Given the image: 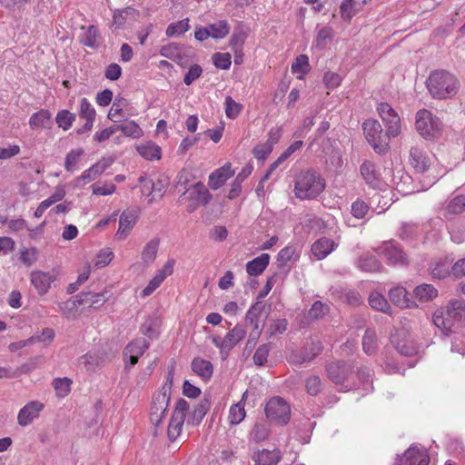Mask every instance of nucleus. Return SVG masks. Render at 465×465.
<instances>
[{
    "instance_id": "f257e3e1",
    "label": "nucleus",
    "mask_w": 465,
    "mask_h": 465,
    "mask_svg": "<svg viewBox=\"0 0 465 465\" xmlns=\"http://www.w3.org/2000/svg\"><path fill=\"white\" fill-rule=\"evenodd\" d=\"M426 87L432 98L446 100L454 97L460 87L458 77L444 69H438L430 72Z\"/></svg>"
},
{
    "instance_id": "f03ea898",
    "label": "nucleus",
    "mask_w": 465,
    "mask_h": 465,
    "mask_svg": "<svg viewBox=\"0 0 465 465\" xmlns=\"http://www.w3.org/2000/svg\"><path fill=\"white\" fill-rule=\"evenodd\" d=\"M324 188L325 181L321 174L313 170H306L296 177L294 193L299 199L310 200L320 195Z\"/></svg>"
},
{
    "instance_id": "7ed1b4c3",
    "label": "nucleus",
    "mask_w": 465,
    "mask_h": 465,
    "mask_svg": "<svg viewBox=\"0 0 465 465\" xmlns=\"http://www.w3.org/2000/svg\"><path fill=\"white\" fill-rule=\"evenodd\" d=\"M363 132L368 143L379 154L388 152L390 138L389 132H383L381 124L378 120L368 119L362 124Z\"/></svg>"
},
{
    "instance_id": "20e7f679",
    "label": "nucleus",
    "mask_w": 465,
    "mask_h": 465,
    "mask_svg": "<svg viewBox=\"0 0 465 465\" xmlns=\"http://www.w3.org/2000/svg\"><path fill=\"white\" fill-rule=\"evenodd\" d=\"M415 125L418 133L425 139H432L440 134V121L426 109L417 112Z\"/></svg>"
},
{
    "instance_id": "39448f33",
    "label": "nucleus",
    "mask_w": 465,
    "mask_h": 465,
    "mask_svg": "<svg viewBox=\"0 0 465 465\" xmlns=\"http://www.w3.org/2000/svg\"><path fill=\"white\" fill-rule=\"evenodd\" d=\"M265 414L271 421L278 425H285L290 420L291 408L282 398L273 397L266 403Z\"/></svg>"
},
{
    "instance_id": "423d86ee",
    "label": "nucleus",
    "mask_w": 465,
    "mask_h": 465,
    "mask_svg": "<svg viewBox=\"0 0 465 465\" xmlns=\"http://www.w3.org/2000/svg\"><path fill=\"white\" fill-rule=\"evenodd\" d=\"M189 404L184 399H179L174 407L171 420L167 429V436L170 441H174L181 434Z\"/></svg>"
},
{
    "instance_id": "0eeeda50",
    "label": "nucleus",
    "mask_w": 465,
    "mask_h": 465,
    "mask_svg": "<svg viewBox=\"0 0 465 465\" xmlns=\"http://www.w3.org/2000/svg\"><path fill=\"white\" fill-rule=\"evenodd\" d=\"M188 193L187 212L193 213L200 205H206L213 196L202 182H198L191 187H184L183 194Z\"/></svg>"
},
{
    "instance_id": "6e6552de",
    "label": "nucleus",
    "mask_w": 465,
    "mask_h": 465,
    "mask_svg": "<svg viewBox=\"0 0 465 465\" xmlns=\"http://www.w3.org/2000/svg\"><path fill=\"white\" fill-rule=\"evenodd\" d=\"M322 350L323 345L321 341H312L302 351H292L288 356V361L293 366H302L303 363L312 361Z\"/></svg>"
},
{
    "instance_id": "1a4fd4ad",
    "label": "nucleus",
    "mask_w": 465,
    "mask_h": 465,
    "mask_svg": "<svg viewBox=\"0 0 465 465\" xmlns=\"http://www.w3.org/2000/svg\"><path fill=\"white\" fill-rule=\"evenodd\" d=\"M377 111L381 120L387 127V132L391 137H396L401 134V119L396 111L388 104L381 103L377 106Z\"/></svg>"
},
{
    "instance_id": "9d476101",
    "label": "nucleus",
    "mask_w": 465,
    "mask_h": 465,
    "mask_svg": "<svg viewBox=\"0 0 465 465\" xmlns=\"http://www.w3.org/2000/svg\"><path fill=\"white\" fill-rule=\"evenodd\" d=\"M171 395L165 392H156L152 399L150 420L154 426H159L165 417L170 403Z\"/></svg>"
},
{
    "instance_id": "9b49d317",
    "label": "nucleus",
    "mask_w": 465,
    "mask_h": 465,
    "mask_svg": "<svg viewBox=\"0 0 465 465\" xmlns=\"http://www.w3.org/2000/svg\"><path fill=\"white\" fill-rule=\"evenodd\" d=\"M378 253L383 256L391 265L405 266L409 263L408 256L394 242H386L378 249Z\"/></svg>"
},
{
    "instance_id": "f8f14e48",
    "label": "nucleus",
    "mask_w": 465,
    "mask_h": 465,
    "mask_svg": "<svg viewBox=\"0 0 465 465\" xmlns=\"http://www.w3.org/2000/svg\"><path fill=\"white\" fill-rule=\"evenodd\" d=\"M353 366L344 361L331 362L326 366L328 378L337 385H343L352 372Z\"/></svg>"
},
{
    "instance_id": "ddd939ff",
    "label": "nucleus",
    "mask_w": 465,
    "mask_h": 465,
    "mask_svg": "<svg viewBox=\"0 0 465 465\" xmlns=\"http://www.w3.org/2000/svg\"><path fill=\"white\" fill-rule=\"evenodd\" d=\"M409 163L419 173L429 171L430 159L424 149L419 145H413L410 149Z\"/></svg>"
},
{
    "instance_id": "4468645a",
    "label": "nucleus",
    "mask_w": 465,
    "mask_h": 465,
    "mask_svg": "<svg viewBox=\"0 0 465 465\" xmlns=\"http://www.w3.org/2000/svg\"><path fill=\"white\" fill-rule=\"evenodd\" d=\"M113 163L110 158H103L89 169L84 171L80 176L76 178L78 183L86 184L95 180L100 174H102Z\"/></svg>"
},
{
    "instance_id": "2eb2a0df",
    "label": "nucleus",
    "mask_w": 465,
    "mask_h": 465,
    "mask_svg": "<svg viewBox=\"0 0 465 465\" xmlns=\"http://www.w3.org/2000/svg\"><path fill=\"white\" fill-rule=\"evenodd\" d=\"M106 293H107V292H82L75 296L74 305L81 306L84 304H87L89 307H94L95 309L100 308L108 300V296H106Z\"/></svg>"
},
{
    "instance_id": "dca6fc26",
    "label": "nucleus",
    "mask_w": 465,
    "mask_h": 465,
    "mask_svg": "<svg viewBox=\"0 0 465 465\" xmlns=\"http://www.w3.org/2000/svg\"><path fill=\"white\" fill-rule=\"evenodd\" d=\"M55 279V274L50 272H45L37 271L31 273V282L40 295H44L48 292L51 283L54 282Z\"/></svg>"
},
{
    "instance_id": "f3484780",
    "label": "nucleus",
    "mask_w": 465,
    "mask_h": 465,
    "mask_svg": "<svg viewBox=\"0 0 465 465\" xmlns=\"http://www.w3.org/2000/svg\"><path fill=\"white\" fill-rule=\"evenodd\" d=\"M44 405L39 401H31L23 407L18 413L19 425L25 427L33 422L39 416Z\"/></svg>"
},
{
    "instance_id": "a211bd4d",
    "label": "nucleus",
    "mask_w": 465,
    "mask_h": 465,
    "mask_svg": "<svg viewBox=\"0 0 465 465\" xmlns=\"http://www.w3.org/2000/svg\"><path fill=\"white\" fill-rule=\"evenodd\" d=\"M396 350L404 356H414L419 351V347L415 341L405 331L398 333V340L393 341Z\"/></svg>"
},
{
    "instance_id": "6ab92c4d",
    "label": "nucleus",
    "mask_w": 465,
    "mask_h": 465,
    "mask_svg": "<svg viewBox=\"0 0 465 465\" xmlns=\"http://www.w3.org/2000/svg\"><path fill=\"white\" fill-rule=\"evenodd\" d=\"M233 174L234 172L232 170V164L227 163L209 175L208 184L213 190H217L222 187L228 179L233 176Z\"/></svg>"
},
{
    "instance_id": "aec40b11",
    "label": "nucleus",
    "mask_w": 465,
    "mask_h": 465,
    "mask_svg": "<svg viewBox=\"0 0 465 465\" xmlns=\"http://www.w3.org/2000/svg\"><path fill=\"white\" fill-rule=\"evenodd\" d=\"M137 221V215L132 211H124L120 215L119 228L115 233L118 240H124Z\"/></svg>"
},
{
    "instance_id": "412c9836",
    "label": "nucleus",
    "mask_w": 465,
    "mask_h": 465,
    "mask_svg": "<svg viewBox=\"0 0 465 465\" xmlns=\"http://www.w3.org/2000/svg\"><path fill=\"white\" fill-rule=\"evenodd\" d=\"M401 458L402 465H428L430 457L426 451L417 448L410 447Z\"/></svg>"
},
{
    "instance_id": "4be33fe9",
    "label": "nucleus",
    "mask_w": 465,
    "mask_h": 465,
    "mask_svg": "<svg viewBox=\"0 0 465 465\" xmlns=\"http://www.w3.org/2000/svg\"><path fill=\"white\" fill-rule=\"evenodd\" d=\"M337 246L338 244L333 240L322 237L312 245L311 251L317 260H322L334 251Z\"/></svg>"
},
{
    "instance_id": "5701e85b",
    "label": "nucleus",
    "mask_w": 465,
    "mask_h": 465,
    "mask_svg": "<svg viewBox=\"0 0 465 465\" xmlns=\"http://www.w3.org/2000/svg\"><path fill=\"white\" fill-rule=\"evenodd\" d=\"M254 465H277L282 459L279 450H268L263 449L255 451L252 456Z\"/></svg>"
},
{
    "instance_id": "b1692460",
    "label": "nucleus",
    "mask_w": 465,
    "mask_h": 465,
    "mask_svg": "<svg viewBox=\"0 0 465 465\" xmlns=\"http://www.w3.org/2000/svg\"><path fill=\"white\" fill-rule=\"evenodd\" d=\"M211 407V400L206 395L194 407L190 413L187 423L192 426L199 425Z\"/></svg>"
},
{
    "instance_id": "393cba45",
    "label": "nucleus",
    "mask_w": 465,
    "mask_h": 465,
    "mask_svg": "<svg viewBox=\"0 0 465 465\" xmlns=\"http://www.w3.org/2000/svg\"><path fill=\"white\" fill-rule=\"evenodd\" d=\"M445 312L453 324L460 322L465 320V302L456 299L451 300L447 304Z\"/></svg>"
},
{
    "instance_id": "a878e982",
    "label": "nucleus",
    "mask_w": 465,
    "mask_h": 465,
    "mask_svg": "<svg viewBox=\"0 0 465 465\" xmlns=\"http://www.w3.org/2000/svg\"><path fill=\"white\" fill-rule=\"evenodd\" d=\"M53 124L52 115L48 110L41 109L33 114L29 119L31 129L51 128Z\"/></svg>"
},
{
    "instance_id": "bb28decb",
    "label": "nucleus",
    "mask_w": 465,
    "mask_h": 465,
    "mask_svg": "<svg viewBox=\"0 0 465 465\" xmlns=\"http://www.w3.org/2000/svg\"><path fill=\"white\" fill-rule=\"evenodd\" d=\"M102 42V36L95 25H89L86 31L81 35L80 43L87 47L97 49Z\"/></svg>"
},
{
    "instance_id": "cd10ccee",
    "label": "nucleus",
    "mask_w": 465,
    "mask_h": 465,
    "mask_svg": "<svg viewBox=\"0 0 465 465\" xmlns=\"http://www.w3.org/2000/svg\"><path fill=\"white\" fill-rule=\"evenodd\" d=\"M270 262V255L268 253H262L260 256L248 262L246 264V272L251 276H257L262 274Z\"/></svg>"
},
{
    "instance_id": "c85d7f7f",
    "label": "nucleus",
    "mask_w": 465,
    "mask_h": 465,
    "mask_svg": "<svg viewBox=\"0 0 465 465\" xmlns=\"http://www.w3.org/2000/svg\"><path fill=\"white\" fill-rule=\"evenodd\" d=\"M357 267L365 272H380L382 265L375 256L370 253H364L359 257Z\"/></svg>"
},
{
    "instance_id": "c756f323",
    "label": "nucleus",
    "mask_w": 465,
    "mask_h": 465,
    "mask_svg": "<svg viewBox=\"0 0 465 465\" xmlns=\"http://www.w3.org/2000/svg\"><path fill=\"white\" fill-rule=\"evenodd\" d=\"M192 370L203 381H209L213 375V364L207 360L194 358L192 361Z\"/></svg>"
},
{
    "instance_id": "7c9ffc66",
    "label": "nucleus",
    "mask_w": 465,
    "mask_h": 465,
    "mask_svg": "<svg viewBox=\"0 0 465 465\" xmlns=\"http://www.w3.org/2000/svg\"><path fill=\"white\" fill-rule=\"evenodd\" d=\"M252 170L253 168L250 164L244 166L242 169L241 173H239L236 178L234 179L232 187L229 191V199L232 200L240 195L242 192V183L252 173Z\"/></svg>"
},
{
    "instance_id": "2f4dec72",
    "label": "nucleus",
    "mask_w": 465,
    "mask_h": 465,
    "mask_svg": "<svg viewBox=\"0 0 465 465\" xmlns=\"http://www.w3.org/2000/svg\"><path fill=\"white\" fill-rule=\"evenodd\" d=\"M361 173L365 180L366 183L369 184L371 188H378L380 185V180L378 178V173L375 169V165L371 162H364L361 165Z\"/></svg>"
},
{
    "instance_id": "473e14b6",
    "label": "nucleus",
    "mask_w": 465,
    "mask_h": 465,
    "mask_svg": "<svg viewBox=\"0 0 465 465\" xmlns=\"http://www.w3.org/2000/svg\"><path fill=\"white\" fill-rule=\"evenodd\" d=\"M390 300L398 307L409 308L411 302L408 297V292L403 287H395L389 292Z\"/></svg>"
},
{
    "instance_id": "72a5a7b5",
    "label": "nucleus",
    "mask_w": 465,
    "mask_h": 465,
    "mask_svg": "<svg viewBox=\"0 0 465 465\" xmlns=\"http://www.w3.org/2000/svg\"><path fill=\"white\" fill-rule=\"evenodd\" d=\"M265 309V305L257 301L254 304L251 306V308L247 311L245 315L246 322L250 323L253 329L262 330V326H260L259 318L262 315Z\"/></svg>"
},
{
    "instance_id": "f704fd0d",
    "label": "nucleus",
    "mask_w": 465,
    "mask_h": 465,
    "mask_svg": "<svg viewBox=\"0 0 465 465\" xmlns=\"http://www.w3.org/2000/svg\"><path fill=\"white\" fill-rule=\"evenodd\" d=\"M451 262L445 260H439L433 262L430 266V274L434 279H444L451 274Z\"/></svg>"
},
{
    "instance_id": "c9c22d12",
    "label": "nucleus",
    "mask_w": 465,
    "mask_h": 465,
    "mask_svg": "<svg viewBox=\"0 0 465 465\" xmlns=\"http://www.w3.org/2000/svg\"><path fill=\"white\" fill-rule=\"evenodd\" d=\"M413 292L415 297L422 302H430L438 296V290L433 285L427 283L417 286Z\"/></svg>"
},
{
    "instance_id": "e433bc0d",
    "label": "nucleus",
    "mask_w": 465,
    "mask_h": 465,
    "mask_svg": "<svg viewBox=\"0 0 465 465\" xmlns=\"http://www.w3.org/2000/svg\"><path fill=\"white\" fill-rule=\"evenodd\" d=\"M150 347V342L145 338H137L132 341L124 350V356L127 358L128 354L142 356Z\"/></svg>"
},
{
    "instance_id": "4c0bfd02",
    "label": "nucleus",
    "mask_w": 465,
    "mask_h": 465,
    "mask_svg": "<svg viewBox=\"0 0 465 465\" xmlns=\"http://www.w3.org/2000/svg\"><path fill=\"white\" fill-rule=\"evenodd\" d=\"M245 395H246V392L243 393L241 401H239L236 404L232 405L230 408L229 420L232 425H238L244 420V418L246 416V411L244 409Z\"/></svg>"
},
{
    "instance_id": "58836bf2",
    "label": "nucleus",
    "mask_w": 465,
    "mask_h": 465,
    "mask_svg": "<svg viewBox=\"0 0 465 465\" xmlns=\"http://www.w3.org/2000/svg\"><path fill=\"white\" fill-rule=\"evenodd\" d=\"M211 37L223 39L230 33V25L226 20H219L208 25Z\"/></svg>"
},
{
    "instance_id": "ea45409f",
    "label": "nucleus",
    "mask_w": 465,
    "mask_h": 465,
    "mask_svg": "<svg viewBox=\"0 0 465 465\" xmlns=\"http://www.w3.org/2000/svg\"><path fill=\"white\" fill-rule=\"evenodd\" d=\"M159 242L160 240L158 238H153L145 244L142 252V259L144 263L151 264L154 262Z\"/></svg>"
},
{
    "instance_id": "a19ab883",
    "label": "nucleus",
    "mask_w": 465,
    "mask_h": 465,
    "mask_svg": "<svg viewBox=\"0 0 465 465\" xmlns=\"http://www.w3.org/2000/svg\"><path fill=\"white\" fill-rule=\"evenodd\" d=\"M377 337L374 330L368 328L362 338V349L368 355H372L377 351Z\"/></svg>"
},
{
    "instance_id": "79ce46f5",
    "label": "nucleus",
    "mask_w": 465,
    "mask_h": 465,
    "mask_svg": "<svg viewBox=\"0 0 465 465\" xmlns=\"http://www.w3.org/2000/svg\"><path fill=\"white\" fill-rule=\"evenodd\" d=\"M137 151L146 160H159L161 158V149L153 143H147L137 146Z\"/></svg>"
},
{
    "instance_id": "37998d69",
    "label": "nucleus",
    "mask_w": 465,
    "mask_h": 465,
    "mask_svg": "<svg viewBox=\"0 0 465 465\" xmlns=\"http://www.w3.org/2000/svg\"><path fill=\"white\" fill-rule=\"evenodd\" d=\"M84 153V151L82 148L71 150L65 156L64 169L69 173L74 172L76 170V165L80 162Z\"/></svg>"
},
{
    "instance_id": "c03bdc74",
    "label": "nucleus",
    "mask_w": 465,
    "mask_h": 465,
    "mask_svg": "<svg viewBox=\"0 0 465 465\" xmlns=\"http://www.w3.org/2000/svg\"><path fill=\"white\" fill-rule=\"evenodd\" d=\"M246 335V331L243 327L236 325L225 336V342L229 345L228 351L232 349Z\"/></svg>"
},
{
    "instance_id": "a18cd8bd",
    "label": "nucleus",
    "mask_w": 465,
    "mask_h": 465,
    "mask_svg": "<svg viewBox=\"0 0 465 465\" xmlns=\"http://www.w3.org/2000/svg\"><path fill=\"white\" fill-rule=\"evenodd\" d=\"M190 29L189 19L185 18L178 22L170 24L167 26L165 34L168 37L181 35Z\"/></svg>"
},
{
    "instance_id": "49530a36",
    "label": "nucleus",
    "mask_w": 465,
    "mask_h": 465,
    "mask_svg": "<svg viewBox=\"0 0 465 465\" xmlns=\"http://www.w3.org/2000/svg\"><path fill=\"white\" fill-rule=\"evenodd\" d=\"M184 46L178 43H170L163 45L160 49V54L170 60H177L178 54L183 52Z\"/></svg>"
},
{
    "instance_id": "de8ad7c7",
    "label": "nucleus",
    "mask_w": 465,
    "mask_h": 465,
    "mask_svg": "<svg viewBox=\"0 0 465 465\" xmlns=\"http://www.w3.org/2000/svg\"><path fill=\"white\" fill-rule=\"evenodd\" d=\"M270 430L264 423L256 422L250 432V440L254 442H261L269 437Z\"/></svg>"
},
{
    "instance_id": "09e8293b",
    "label": "nucleus",
    "mask_w": 465,
    "mask_h": 465,
    "mask_svg": "<svg viewBox=\"0 0 465 465\" xmlns=\"http://www.w3.org/2000/svg\"><path fill=\"white\" fill-rule=\"evenodd\" d=\"M369 303L371 308L383 312H389L391 308L386 298L379 292H371L370 294Z\"/></svg>"
},
{
    "instance_id": "8fccbe9b",
    "label": "nucleus",
    "mask_w": 465,
    "mask_h": 465,
    "mask_svg": "<svg viewBox=\"0 0 465 465\" xmlns=\"http://www.w3.org/2000/svg\"><path fill=\"white\" fill-rule=\"evenodd\" d=\"M76 115L68 110H61L55 116V122L63 130H68L75 121Z\"/></svg>"
},
{
    "instance_id": "3c124183",
    "label": "nucleus",
    "mask_w": 465,
    "mask_h": 465,
    "mask_svg": "<svg viewBox=\"0 0 465 465\" xmlns=\"http://www.w3.org/2000/svg\"><path fill=\"white\" fill-rule=\"evenodd\" d=\"M432 320L434 324L444 331H451L454 326L449 316L446 315V312H436Z\"/></svg>"
},
{
    "instance_id": "603ef678",
    "label": "nucleus",
    "mask_w": 465,
    "mask_h": 465,
    "mask_svg": "<svg viewBox=\"0 0 465 465\" xmlns=\"http://www.w3.org/2000/svg\"><path fill=\"white\" fill-rule=\"evenodd\" d=\"M357 3L354 0H344L341 6V15L343 20H351L357 13Z\"/></svg>"
},
{
    "instance_id": "864d4df0",
    "label": "nucleus",
    "mask_w": 465,
    "mask_h": 465,
    "mask_svg": "<svg viewBox=\"0 0 465 465\" xmlns=\"http://www.w3.org/2000/svg\"><path fill=\"white\" fill-rule=\"evenodd\" d=\"M247 35L242 29H235L231 35L229 45L232 50H236V52H240V49L242 48V45L246 40Z\"/></svg>"
},
{
    "instance_id": "5fc2aeb1",
    "label": "nucleus",
    "mask_w": 465,
    "mask_h": 465,
    "mask_svg": "<svg viewBox=\"0 0 465 465\" xmlns=\"http://www.w3.org/2000/svg\"><path fill=\"white\" fill-rule=\"evenodd\" d=\"M95 110L86 98H83L80 103L79 116L87 122H94L95 119Z\"/></svg>"
},
{
    "instance_id": "6e6d98bb",
    "label": "nucleus",
    "mask_w": 465,
    "mask_h": 465,
    "mask_svg": "<svg viewBox=\"0 0 465 465\" xmlns=\"http://www.w3.org/2000/svg\"><path fill=\"white\" fill-rule=\"evenodd\" d=\"M271 343L260 345L253 355V361L258 366H263L267 362V358L271 351Z\"/></svg>"
},
{
    "instance_id": "4d7b16f0",
    "label": "nucleus",
    "mask_w": 465,
    "mask_h": 465,
    "mask_svg": "<svg viewBox=\"0 0 465 465\" xmlns=\"http://www.w3.org/2000/svg\"><path fill=\"white\" fill-rule=\"evenodd\" d=\"M333 36V30L330 26L322 27L319 30L316 37V47L319 49H324L327 42L331 41Z\"/></svg>"
},
{
    "instance_id": "13d9d810",
    "label": "nucleus",
    "mask_w": 465,
    "mask_h": 465,
    "mask_svg": "<svg viewBox=\"0 0 465 465\" xmlns=\"http://www.w3.org/2000/svg\"><path fill=\"white\" fill-rule=\"evenodd\" d=\"M225 114L230 119H235L242 109V105L236 103L231 96L225 98Z\"/></svg>"
},
{
    "instance_id": "bf43d9fd",
    "label": "nucleus",
    "mask_w": 465,
    "mask_h": 465,
    "mask_svg": "<svg viewBox=\"0 0 465 465\" xmlns=\"http://www.w3.org/2000/svg\"><path fill=\"white\" fill-rule=\"evenodd\" d=\"M54 387L59 397H64L70 391L72 380L69 378H56L53 381Z\"/></svg>"
},
{
    "instance_id": "052dcab7",
    "label": "nucleus",
    "mask_w": 465,
    "mask_h": 465,
    "mask_svg": "<svg viewBox=\"0 0 465 465\" xmlns=\"http://www.w3.org/2000/svg\"><path fill=\"white\" fill-rule=\"evenodd\" d=\"M307 392L312 396L318 395L322 391V380L317 375H312L305 381Z\"/></svg>"
},
{
    "instance_id": "680f3d73",
    "label": "nucleus",
    "mask_w": 465,
    "mask_h": 465,
    "mask_svg": "<svg viewBox=\"0 0 465 465\" xmlns=\"http://www.w3.org/2000/svg\"><path fill=\"white\" fill-rule=\"evenodd\" d=\"M121 131L125 136L132 138H139L143 135V130L134 121L124 123L121 124Z\"/></svg>"
},
{
    "instance_id": "e2e57ef3",
    "label": "nucleus",
    "mask_w": 465,
    "mask_h": 465,
    "mask_svg": "<svg viewBox=\"0 0 465 465\" xmlns=\"http://www.w3.org/2000/svg\"><path fill=\"white\" fill-rule=\"evenodd\" d=\"M213 62L215 67L227 70L232 64V57L229 53H215L213 55Z\"/></svg>"
},
{
    "instance_id": "0e129e2a",
    "label": "nucleus",
    "mask_w": 465,
    "mask_h": 465,
    "mask_svg": "<svg viewBox=\"0 0 465 465\" xmlns=\"http://www.w3.org/2000/svg\"><path fill=\"white\" fill-rule=\"evenodd\" d=\"M449 213L460 214L465 211V195H458L450 201L447 206Z\"/></svg>"
},
{
    "instance_id": "69168bd1",
    "label": "nucleus",
    "mask_w": 465,
    "mask_h": 465,
    "mask_svg": "<svg viewBox=\"0 0 465 465\" xmlns=\"http://www.w3.org/2000/svg\"><path fill=\"white\" fill-rule=\"evenodd\" d=\"M309 59L305 54H301L296 57L295 62L292 64L293 73L306 74L309 71Z\"/></svg>"
},
{
    "instance_id": "338daca9",
    "label": "nucleus",
    "mask_w": 465,
    "mask_h": 465,
    "mask_svg": "<svg viewBox=\"0 0 465 465\" xmlns=\"http://www.w3.org/2000/svg\"><path fill=\"white\" fill-rule=\"evenodd\" d=\"M369 206L362 200H356L351 204V214L357 219H362L368 213Z\"/></svg>"
},
{
    "instance_id": "774afa93",
    "label": "nucleus",
    "mask_w": 465,
    "mask_h": 465,
    "mask_svg": "<svg viewBox=\"0 0 465 465\" xmlns=\"http://www.w3.org/2000/svg\"><path fill=\"white\" fill-rule=\"evenodd\" d=\"M329 307L320 301L315 302L309 311V317L311 319H320L327 313Z\"/></svg>"
}]
</instances>
